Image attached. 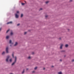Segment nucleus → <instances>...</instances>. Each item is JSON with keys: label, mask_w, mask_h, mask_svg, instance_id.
<instances>
[{"label": "nucleus", "mask_w": 74, "mask_h": 74, "mask_svg": "<svg viewBox=\"0 0 74 74\" xmlns=\"http://www.w3.org/2000/svg\"><path fill=\"white\" fill-rule=\"evenodd\" d=\"M35 71H33L32 72V73H34Z\"/></svg>", "instance_id": "c756f323"}, {"label": "nucleus", "mask_w": 74, "mask_h": 74, "mask_svg": "<svg viewBox=\"0 0 74 74\" xmlns=\"http://www.w3.org/2000/svg\"><path fill=\"white\" fill-rule=\"evenodd\" d=\"M10 62H12V59H10Z\"/></svg>", "instance_id": "f3484780"}, {"label": "nucleus", "mask_w": 74, "mask_h": 74, "mask_svg": "<svg viewBox=\"0 0 74 74\" xmlns=\"http://www.w3.org/2000/svg\"><path fill=\"white\" fill-rule=\"evenodd\" d=\"M16 57H15V61L12 64V66H13L14 64L16 63Z\"/></svg>", "instance_id": "f257e3e1"}, {"label": "nucleus", "mask_w": 74, "mask_h": 74, "mask_svg": "<svg viewBox=\"0 0 74 74\" xmlns=\"http://www.w3.org/2000/svg\"><path fill=\"white\" fill-rule=\"evenodd\" d=\"M2 55H4L5 54V52L3 51V53H2Z\"/></svg>", "instance_id": "1a4fd4ad"}, {"label": "nucleus", "mask_w": 74, "mask_h": 74, "mask_svg": "<svg viewBox=\"0 0 74 74\" xmlns=\"http://www.w3.org/2000/svg\"><path fill=\"white\" fill-rule=\"evenodd\" d=\"M45 18H47L48 17V16L47 15H46L45 16Z\"/></svg>", "instance_id": "4be33fe9"}, {"label": "nucleus", "mask_w": 74, "mask_h": 74, "mask_svg": "<svg viewBox=\"0 0 74 74\" xmlns=\"http://www.w3.org/2000/svg\"><path fill=\"white\" fill-rule=\"evenodd\" d=\"M9 58H10V56H8V57H7V58L6 60V62H8V60Z\"/></svg>", "instance_id": "f03ea898"}, {"label": "nucleus", "mask_w": 74, "mask_h": 74, "mask_svg": "<svg viewBox=\"0 0 74 74\" xmlns=\"http://www.w3.org/2000/svg\"><path fill=\"white\" fill-rule=\"evenodd\" d=\"M9 43L10 44H11V40H10Z\"/></svg>", "instance_id": "dca6fc26"}, {"label": "nucleus", "mask_w": 74, "mask_h": 74, "mask_svg": "<svg viewBox=\"0 0 74 74\" xmlns=\"http://www.w3.org/2000/svg\"><path fill=\"white\" fill-rule=\"evenodd\" d=\"M10 34L11 35H12V34H13V33H12V32H11L10 33Z\"/></svg>", "instance_id": "4468645a"}, {"label": "nucleus", "mask_w": 74, "mask_h": 74, "mask_svg": "<svg viewBox=\"0 0 74 74\" xmlns=\"http://www.w3.org/2000/svg\"><path fill=\"white\" fill-rule=\"evenodd\" d=\"M43 69H44V70H45V68H43Z\"/></svg>", "instance_id": "72a5a7b5"}, {"label": "nucleus", "mask_w": 74, "mask_h": 74, "mask_svg": "<svg viewBox=\"0 0 74 74\" xmlns=\"http://www.w3.org/2000/svg\"><path fill=\"white\" fill-rule=\"evenodd\" d=\"M9 36H6V39H8V38H9Z\"/></svg>", "instance_id": "0eeeda50"}, {"label": "nucleus", "mask_w": 74, "mask_h": 74, "mask_svg": "<svg viewBox=\"0 0 74 74\" xmlns=\"http://www.w3.org/2000/svg\"><path fill=\"white\" fill-rule=\"evenodd\" d=\"M21 4H22V5H25V3H21Z\"/></svg>", "instance_id": "f8f14e48"}, {"label": "nucleus", "mask_w": 74, "mask_h": 74, "mask_svg": "<svg viewBox=\"0 0 74 74\" xmlns=\"http://www.w3.org/2000/svg\"><path fill=\"white\" fill-rule=\"evenodd\" d=\"M12 23V21H11V22L8 23H7V24H10Z\"/></svg>", "instance_id": "39448f33"}, {"label": "nucleus", "mask_w": 74, "mask_h": 74, "mask_svg": "<svg viewBox=\"0 0 74 74\" xmlns=\"http://www.w3.org/2000/svg\"><path fill=\"white\" fill-rule=\"evenodd\" d=\"M18 44V42H16L15 44L14 45V46H16Z\"/></svg>", "instance_id": "6e6552de"}, {"label": "nucleus", "mask_w": 74, "mask_h": 74, "mask_svg": "<svg viewBox=\"0 0 74 74\" xmlns=\"http://www.w3.org/2000/svg\"><path fill=\"white\" fill-rule=\"evenodd\" d=\"M49 3V1H47L46 2V4H47V3Z\"/></svg>", "instance_id": "a211bd4d"}, {"label": "nucleus", "mask_w": 74, "mask_h": 74, "mask_svg": "<svg viewBox=\"0 0 74 74\" xmlns=\"http://www.w3.org/2000/svg\"><path fill=\"white\" fill-rule=\"evenodd\" d=\"M58 74H62V72H58Z\"/></svg>", "instance_id": "9d476101"}, {"label": "nucleus", "mask_w": 74, "mask_h": 74, "mask_svg": "<svg viewBox=\"0 0 74 74\" xmlns=\"http://www.w3.org/2000/svg\"><path fill=\"white\" fill-rule=\"evenodd\" d=\"M72 62H74V60H72Z\"/></svg>", "instance_id": "bb28decb"}, {"label": "nucleus", "mask_w": 74, "mask_h": 74, "mask_svg": "<svg viewBox=\"0 0 74 74\" xmlns=\"http://www.w3.org/2000/svg\"><path fill=\"white\" fill-rule=\"evenodd\" d=\"M27 33V32H25L24 33V34H26Z\"/></svg>", "instance_id": "5701e85b"}, {"label": "nucleus", "mask_w": 74, "mask_h": 74, "mask_svg": "<svg viewBox=\"0 0 74 74\" xmlns=\"http://www.w3.org/2000/svg\"><path fill=\"white\" fill-rule=\"evenodd\" d=\"M15 17L16 18H18V15L17 14H15Z\"/></svg>", "instance_id": "20e7f679"}, {"label": "nucleus", "mask_w": 74, "mask_h": 74, "mask_svg": "<svg viewBox=\"0 0 74 74\" xmlns=\"http://www.w3.org/2000/svg\"><path fill=\"white\" fill-rule=\"evenodd\" d=\"M60 61L61 62L62 61V60H60Z\"/></svg>", "instance_id": "473e14b6"}, {"label": "nucleus", "mask_w": 74, "mask_h": 74, "mask_svg": "<svg viewBox=\"0 0 74 74\" xmlns=\"http://www.w3.org/2000/svg\"><path fill=\"white\" fill-rule=\"evenodd\" d=\"M17 13H19V12H18V11H17Z\"/></svg>", "instance_id": "cd10ccee"}, {"label": "nucleus", "mask_w": 74, "mask_h": 74, "mask_svg": "<svg viewBox=\"0 0 74 74\" xmlns=\"http://www.w3.org/2000/svg\"><path fill=\"white\" fill-rule=\"evenodd\" d=\"M51 67H53V66H51Z\"/></svg>", "instance_id": "7c9ffc66"}, {"label": "nucleus", "mask_w": 74, "mask_h": 74, "mask_svg": "<svg viewBox=\"0 0 74 74\" xmlns=\"http://www.w3.org/2000/svg\"><path fill=\"white\" fill-rule=\"evenodd\" d=\"M19 25H20V24H18L17 25V26H19Z\"/></svg>", "instance_id": "393cba45"}, {"label": "nucleus", "mask_w": 74, "mask_h": 74, "mask_svg": "<svg viewBox=\"0 0 74 74\" xmlns=\"http://www.w3.org/2000/svg\"><path fill=\"white\" fill-rule=\"evenodd\" d=\"M62 47H63V45L62 44L61 45L60 47V49H62Z\"/></svg>", "instance_id": "423d86ee"}, {"label": "nucleus", "mask_w": 74, "mask_h": 74, "mask_svg": "<svg viewBox=\"0 0 74 74\" xmlns=\"http://www.w3.org/2000/svg\"><path fill=\"white\" fill-rule=\"evenodd\" d=\"M10 30H8L7 31L6 33H7L8 32H9V31Z\"/></svg>", "instance_id": "412c9836"}, {"label": "nucleus", "mask_w": 74, "mask_h": 74, "mask_svg": "<svg viewBox=\"0 0 74 74\" xmlns=\"http://www.w3.org/2000/svg\"><path fill=\"white\" fill-rule=\"evenodd\" d=\"M72 0H70V1H72Z\"/></svg>", "instance_id": "2f4dec72"}, {"label": "nucleus", "mask_w": 74, "mask_h": 74, "mask_svg": "<svg viewBox=\"0 0 74 74\" xmlns=\"http://www.w3.org/2000/svg\"><path fill=\"white\" fill-rule=\"evenodd\" d=\"M37 69V67H36L34 68V69L35 70H36V69Z\"/></svg>", "instance_id": "2eb2a0df"}, {"label": "nucleus", "mask_w": 74, "mask_h": 74, "mask_svg": "<svg viewBox=\"0 0 74 74\" xmlns=\"http://www.w3.org/2000/svg\"><path fill=\"white\" fill-rule=\"evenodd\" d=\"M12 56L13 58H14V54H12Z\"/></svg>", "instance_id": "a878e982"}, {"label": "nucleus", "mask_w": 74, "mask_h": 74, "mask_svg": "<svg viewBox=\"0 0 74 74\" xmlns=\"http://www.w3.org/2000/svg\"><path fill=\"white\" fill-rule=\"evenodd\" d=\"M68 46V45H65V47H67Z\"/></svg>", "instance_id": "ddd939ff"}, {"label": "nucleus", "mask_w": 74, "mask_h": 74, "mask_svg": "<svg viewBox=\"0 0 74 74\" xmlns=\"http://www.w3.org/2000/svg\"><path fill=\"white\" fill-rule=\"evenodd\" d=\"M24 72H25V70H24L22 72V74H23Z\"/></svg>", "instance_id": "9b49d317"}, {"label": "nucleus", "mask_w": 74, "mask_h": 74, "mask_svg": "<svg viewBox=\"0 0 74 74\" xmlns=\"http://www.w3.org/2000/svg\"><path fill=\"white\" fill-rule=\"evenodd\" d=\"M31 57H30V56H29L28 57V59H31Z\"/></svg>", "instance_id": "aec40b11"}, {"label": "nucleus", "mask_w": 74, "mask_h": 74, "mask_svg": "<svg viewBox=\"0 0 74 74\" xmlns=\"http://www.w3.org/2000/svg\"><path fill=\"white\" fill-rule=\"evenodd\" d=\"M29 70V69H26V70H27H27Z\"/></svg>", "instance_id": "c85d7f7f"}, {"label": "nucleus", "mask_w": 74, "mask_h": 74, "mask_svg": "<svg viewBox=\"0 0 74 74\" xmlns=\"http://www.w3.org/2000/svg\"><path fill=\"white\" fill-rule=\"evenodd\" d=\"M6 51L7 53H8V47H6Z\"/></svg>", "instance_id": "7ed1b4c3"}, {"label": "nucleus", "mask_w": 74, "mask_h": 74, "mask_svg": "<svg viewBox=\"0 0 74 74\" xmlns=\"http://www.w3.org/2000/svg\"><path fill=\"white\" fill-rule=\"evenodd\" d=\"M42 10V8H40V10Z\"/></svg>", "instance_id": "b1692460"}, {"label": "nucleus", "mask_w": 74, "mask_h": 74, "mask_svg": "<svg viewBox=\"0 0 74 74\" xmlns=\"http://www.w3.org/2000/svg\"><path fill=\"white\" fill-rule=\"evenodd\" d=\"M23 16V14H22L21 15V17L22 18Z\"/></svg>", "instance_id": "6ab92c4d"}]
</instances>
